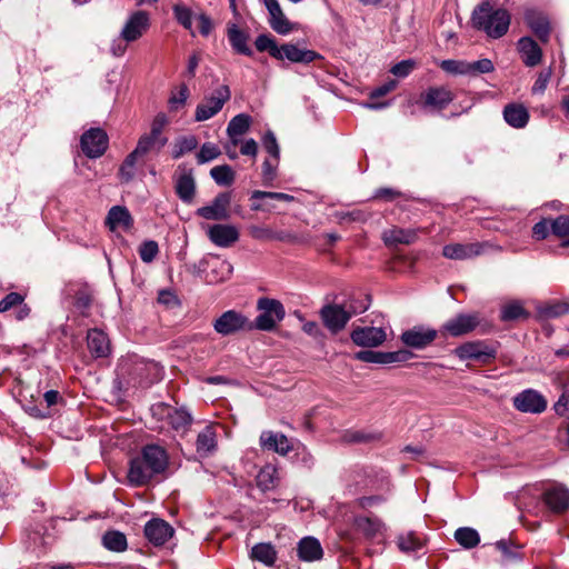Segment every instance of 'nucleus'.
I'll return each mask as SVG.
<instances>
[{"mask_svg": "<svg viewBox=\"0 0 569 569\" xmlns=\"http://www.w3.org/2000/svg\"><path fill=\"white\" fill-rule=\"evenodd\" d=\"M440 67L443 71L451 74L470 76L469 61L466 60H443L441 61Z\"/></svg>", "mask_w": 569, "mask_h": 569, "instance_id": "46", "label": "nucleus"}, {"mask_svg": "<svg viewBox=\"0 0 569 569\" xmlns=\"http://www.w3.org/2000/svg\"><path fill=\"white\" fill-rule=\"evenodd\" d=\"M470 66V76H477L481 73L492 72L495 67L490 59H481L478 61H469Z\"/></svg>", "mask_w": 569, "mask_h": 569, "instance_id": "58", "label": "nucleus"}, {"mask_svg": "<svg viewBox=\"0 0 569 569\" xmlns=\"http://www.w3.org/2000/svg\"><path fill=\"white\" fill-rule=\"evenodd\" d=\"M369 298L366 297L359 303H350L348 310L339 305H326L320 310V316L327 329L337 333L346 327L352 315L365 312L369 308Z\"/></svg>", "mask_w": 569, "mask_h": 569, "instance_id": "4", "label": "nucleus"}, {"mask_svg": "<svg viewBox=\"0 0 569 569\" xmlns=\"http://www.w3.org/2000/svg\"><path fill=\"white\" fill-rule=\"evenodd\" d=\"M416 62L413 60H402L391 68V73L399 78H405L415 69Z\"/></svg>", "mask_w": 569, "mask_h": 569, "instance_id": "61", "label": "nucleus"}, {"mask_svg": "<svg viewBox=\"0 0 569 569\" xmlns=\"http://www.w3.org/2000/svg\"><path fill=\"white\" fill-rule=\"evenodd\" d=\"M230 193L221 192L212 200L210 204L200 207L197 210V214L207 220H227L230 218Z\"/></svg>", "mask_w": 569, "mask_h": 569, "instance_id": "14", "label": "nucleus"}, {"mask_svg": "<svg viewBox=\"0 0 569 569\" xmlns=\"http://www.w3.org/2000/svg\"><path fill=\"white\" fill-rule=\"evenodd\" d=\"M173 14L177 21L183 26L186 29L190 30L192 26V12L189 8L183 4H174Z\"/></svg>", "mask_w": 569, "mask_h": 569, "instance_id": "50", "label": "nucleus"}, {"mask_svg": "<svg viewBox=\"0 0 569 569\" xmlns=\"http://www.w3.org/2000/svg\"><path fill=\"white\" fill-rule=\"evenodd\" d=\"M525 21L540 41L547 42L550 36V22L542 12L528 9L525 12Z\"/></svg>", "mask_w": 569, "mask_h": 569, "instance_id": "22", "label": "nucleus"}, {"mask_svg": "<svg viewBox=\"0 0 569 569\" xmlns=\"http://www.w3.org/2000/svg\"><path fill=\"white\" fill-rule=\"evenodd\" d=\"M176 192L186 203H191L194 198L196 183L191 172H181L176 180Z\"/></svg>", "mask_w": 569, "mask_h": 569, "instance_id": "34", "label": "nucleus"}, {"mask_svg": "<svg viewBox=\"0 0 569 569\" xmlns=\"http://www.w3.org/2000/svg\"><path fill=\"white\" fill-rule=\"evenodd\" d=\"M475 28L483 31L489 38L503 37L510 26L511 17L508 10L495 9L489 2L481 3L472 12Z\"/></svg>", "mask_w": 569, "mask_h": 569, "instance_id": "3", "label": "nucleus"}, {"mask_svg": "<svg viewBox=\"0 0 569 569\" xmlns=\"http://www.w3.org/2000/svg\"><path fill=\"white\" fill-rule=\"evenodd\" d=\"M351 339L360 347H377L386 341L387 335L382 328L363 327L356 328L351 332Z\"/></svg>", "mask_w": 569, "mask_h": 569, "instance_id": "19", "label": "nucleus"}, {"mask_svg": "<svg viewBox=\"0 0 569 569\" xmlns=\"http://www.w3.org/2000/svg\"><path fill=\"white\" fill-rule=\"evenodd\" d=\"M517 48L521 56L522 62L527 67H536L541 62L542 50L532 38H520L517 42Z\"/></svg>", "mask_w": 569, "mask_h": 569, "instance_id": "23", "label": "nucleus"}, {"mask_svg": "<svg viewBox=\"0 0 569 569\" xmlns=\"http://www.w3.org/2000/svg\"><path fill=\"white\" fill-rule=\"evenodd\" d=\"M412 356V352L407 349L388 352L362 350L357 352L355 358L368 363L389 365L395 362H406L410 360Z\"/></svg>", "mask_w": 569, "mask_h": 569, "instance_id": "12", "label": "nucleus"}, {"mask_svg": "<svg viewBox=\"0 0 569 569\" xmlns=\"http://www.w3.org/2000/svg\"><path fill=\"white\" fill-rule=\"evenodd\" d=\"M103 546L111 551L121 552L127 549V538L122 532L108 531L102 537Z\"/></svg>", "mask_w": 569, "mask_h": 569, "instance_id": "42", "label": "nucleus"}, {"mask_svg": "<svg viewBox=\"0 0 569 569\" xmlns=\"http://www.w3.org/2000/svg\"><path fill=\"white\" fill-rule=\"evenodd\" d=\"M263 198L279 200V201H286V202H291L295 199L292 196L282 193V192H269V191L256 190L251 194V199H263Z\"/></svg>", "mask_w": 569, "mask_h": 569, "instance_id": "60", "label": "nucleus"}, {"mask_svg": "<svg viewBox=\"0 0 569 569\" xmlns=\"http://www.w3.org/2000/svg\"><path fill=\"white\" fill-rule=\"evenodd\" d=\"M355 525L360 532L369 538L376 537L383 529V523L378 518L358 517Z\"/></svg>", "mask_w": 569, "mask_h": 569, "instance_id": "38", "label": "nucleus"}, {"mask_svg": "<svg viewBox=\"0 0 569 569\" xmlns=\"http://www.w3.org/2000/svg\"><path fill=\"white\" fill-rule=\"evenodd\" d=\"M437 338L435 329L416 326L401 335V341L410 348L423 349Z\"/></svg>", "mask_w": 569, "mask_h": 569, "instance_id": "17", "label": "nucleus"}, {"mask_svg": "<svg viewBox=\"0 0 569 569\" xmlns=\"http://www.w3.org/2000/svg\"><path fill=\"white\" fill-rule=\"evenodd\" d=\"M251 117L247 113L234 116L227 127V134H246L251 126Z\"/></svg>", "mask_w": 569, "mask_h": 569, "instance_id": "43", "label": "nucleus"}, {"mask_svg": "<svg viewBox=\"0 0 569 569\" xmlns=\"http://www.w3.org/2000/svg\"><path fill=\"white\" fill-rule=\"evenodd\" d=\"M260 445L262 448L282 456L292 449L291 441L283 433L272 431H263L261 433Z\"/></svg>", "mask_w": 569, "mask_h": 569, "instance_id": "26", "label": "nucleus"}, {"mask_svg": "<svg viewBox=\"0 0 569 569\" xmlns=\"http://www.w3.org/2000/svg\"><path fill=\"white\" fill-rule=\"evenodd\" d=\"M541 500L550 512L565 513L569 510V489L561 483H555L545 489Z\"/></svg>", "mask_w": 569, "mask_h": 569, "instance_id": "11", "label": "nucleus"}, {"mask_svg": "<svg viewBox=\"0 0 569 569\" xmlns=\"http://www.w3.org/2000/svg\"><path fill=\"white\" fill-rule=\"evenodd\" d=\"M213 328L218 333L229 336L240 330H252L253 326L240 312L228 310L214 321Z\"/></svg>", "mask_w": 569, "mask_h": 569, "instance_id": "10", "label": "nucleus"}, {"mask_svg": "<svg viewBox=\"0 0 569 569\" xmlns=\"http://www.w3.org/2000/svg\"><path fill=\"white\" fill-rule=\"evenodd\" d=\"M248 230L249 234L257 240H270L276 238L273 231L267 227L250 226Z\"/></svg>", "mask_w": 569, "mask_h": 569, "instance_id": "62", "label": "nucleus"}, {"mask_svg": "<svg viewBox=\"0 0 569 569\" xmlns=\"http://www.w3.org/2000/svg\"><path fill=\"white\" fill-rule=\"evenodd\" d=\"M231 92L228 86L222 84L217 88L210 96L206 97L196 109V121H206L216 116L229 101Z\"/></svg>", "mask_w": 569, "mask_h": 569, "instance_id": "7", "label": "nucleus"}, {"mask_svg": "<svg viewBox=\"0 0 569 569\" xmlns=\"http://www.w3.org/2000/svg\"><path fill=\"white\" fill-rule=\"evenodd\" d=\"M168 120L166 114L159 113L151 123L149 133L142 134L134 149L136 153L141 157L149 152H159L167 143L168 139L162 134L163 128Z\"/></svg>", "mask_w": 569, "mask_h": 569, "instance_id": "6", "label": "nucleus"}, {"mask_svg": "<svg viewBox=\"0 0 569 569\" xmlns=\"http://www.w3.org/2000/svg\"><path fill=\"white\" fill-rule=\"evenodd\" d=\"M151 27L150 13L144 10H136L129 13L119 32V40H113L110 52L114 57H122L129 43L141 39Z\"/></svg>", "mask_w": 569, "mask_h": 569, "instance_id": "2", "label": "nucleus"}, {"mask_svg": "<svg viewBox=\"0 0 569 569\" xmlns=\"http://www.w3.org/2000/svg\"><path fill=\"white\" fill-rule=\"evenodd\" d=\"M262 146L271 158L279 160L280 149L273 132H266V134L262 138Z\"/></svg>", "mask_w": 569, "mask_h": 569, "instance_id": "56", "label": "nucleus"}, {"mask_svg": "<svg viewBox=\"0 0 569 569\" xmlns=\"http://www.w3.org/2000/svg\"><path fill=\"white\" fill-rule=\"evenodd\" d=\"M398 546L405 552L417 551L422 547V540L415 532H407L399 536Z\"/></svg>", "mask_w": 569, "mask_h": 569, "instance_id": "47", "label": "nucleus"}, {"mask_svg": "<svg viewBox=\"0 0 569 569\" xmlns=\"http://www.w3.org/2000/svg\"><path fill=\"white\" fill-rule=\"evenodd\" d=\"M479 325L477 315L460 313L455 318L448 320L443 329L452 337L467 335L475 330Z\"/></svg>", "mask_w": 569, "mask_h": 569, "instance_id": "20", "label": "nucleus"}, {"mask_svg": "<svg viewBox=\"0 0 569 569\" xmlns=\"http://www.w3.org/2000/svg\"><path fill=\"white\" fill-rule=\"evenodd\" d=\"M278 161L274 158L266 159L262 163V179L263 184L271 186L272 181L276 178V169L278 166Z\"/></svg>", "mask_w": 569, "mask_h": 569, "instance_id": "54", "label": "nucleus"}, {"mask_svg": "<svg viewBox=\"0 0 569 569\" xmlns=\"http://www.w3.org/2000/svg\"><path fill=\"white\" fill-rule=\"evenodd\" d=\"M207 234L212 243L221 248H228L239 239V231L232 224H213L208 228Z\"/></svg>", "mask_w": 569, "mask_h": 569, "instance_id": "18", "label": "nucleus"}, {"mask_svg": "<svg viewBox=\"0 0 569 569\" xmlns=\"http://www.w3.org/2000/svg\"><path fill=\"white\" fill-rule=\"evenodd\" d=\"M383 501L385 498L382 496H368L357 499L356 503L359 508L369 509L381 505Z\"/></svg>", "mask_w": 569, "mask_h": 569, "instance_id": "63", "label": "nucleus"}, {"mask_svg": "<svg viewBox=\"0 0 569 569\" xmlns=\"http://www.w3.org/2000/svg\"><path fill=\"white\" fill-rule=\"evenodd\" d=\"M551 76H552V70L551 68H547L545 70H541L538 76H537V79L531 88V91L533 94H542L547 87H548V83L551 79Z\"/></svg>", "mask_w": 569, "mask_h": 569, "instance_id": "51", "label": "nucleus"}, {"mask_svg": "<svg viewBox=\"0 0 569 569\" xmlns=\"http://www.w3.org/2000/svg\"><path fill=\"white\" fill-rule=\"evenodd\" d=\"M382 239L387 246L410 244L417 240V231L412 229L391 228L386 230Z\"/></svg>", "mask_w": 569, "mask_h": 569, "instance_id": "35", "label": "nucleus"}, {"mask_svg": "<svg viewBox=\"0 0 569 569\" xmlns=\"http://www.w3.org/2000/svg\"><path fill=\"white\" fill-rule=\"evenodd\" d=\"M257 308L260 315L252 322L253 329L271 331L286 316L282 303L276 299L260 298Z\"/></svg>", "mask_w": 569, "mask_h": 569, "instance_id": "5", "label": "nucleus"}, {"mask_svg": "<svg viewBox=\"0 0 569 569\" xmlns=\"http://www.w3.org/2000/svg\"><path fill=\"white\" fill-rule=\"evenodd\" d=\"M254 44L257 50L268 51L271 57L280 59L279 47L276 44L271 37L267 34H260L257 37Z\"/></svg>", "mask_w": 569, "mask_h": 569, "instance_id": "48", "label": "nucleus"}, {"mask_svg": "<svg viewBox=\"0 0 569 569\" xmlns=\"http://www.w3.org/2000/svg\"><path fill=\"white\" fill-rule=\"evenodd\" d=\"M156 410L164 417L168 425L178 433L183 435L189 430L192 422V416L186 409L173 408L168 405H159Z\"/></svg>", "mask_w": 569, "mask_h": 569, "instance_id": "13", "label": "nucleus"}, {"mask_svg": "<svg viewBox=\"0 0 569 569\" xmlns=\"http://www.w3.org/2000/svg\"><path fill=\"white\" fill-rule=\"evenodd\" d=\"M23 301V295L19 292H10L3 299L0 300V312H7L11 309H16Z\"/></svg>", "mask_w": 569, "mask_h": 569, "instance_id": "52", "label": "nucleus"}, {"mask_svg": "<svg viewBox=\"0 0 569 569\" xmlns=\"http://www.w3.org/2000/svg\"><path fill=\"white\" fill-rule=\"evenodd\" d=\"M251 557L270 567L276 562L277 552L270 543H257L251 549Z\"/></svg>", "mask_w": 569, "mask_h": 569, "instance_id": "41", "label": "nucleus"}, {"mask_svg": "<svg viewBox=\"0 0 569 569\" xmlns=\"http://www.w3.org/2000/svg\"><path fill=\"white\" fill-rule=\"evenodd\" d=\"M147 539L154 546L164 545L173 535V528L161 519H152L144 526Z\"/></svg>", "mask_w": 569, "mask_h": 569, "instance_id": "21", "label": "nucleus"}, {"mask_svg": "<svg viewBox=\"0 0 569 569\" xmlns=\"http://www.w3.org/2000/svg\"><path fill=\"white\" fill-rule=\"evenodd\" d=\"M80 146L88 158H99L108 148V136L100 128H91L81 136Z\"/></svg>", "mask_w": 569, "mask_h": 569, "instance_id": "9", "label": "nucleus"}, {"mask_svg": "<svg viewBox=\"0 0 569 569\" xmlns=\"http://www.w3.org/2000/svg\"><path fill=\"white\" fill-rule=\"evenodd\" d=\"M196 449L201 457H208L216 451L217 432L214 426L208 425L198 433Z\"/></svg>", "mask_w": 569, "mask_h": 569, "instance_id": "29", "label": "nucleus"}, {"mask_svg": "<svg viewBox=\"0 0 569 569\" xmlns=\"http://www.w3.org/2000/svg\"><path fill=\"white\" fill-rule=\"evenodd\" d=\"M513 406L521 412L541 413L547 408V400L538 391L527 389L513 398Z\"/></svg>", "mask_w": 569, "mask_h": 569, "instance_id": "15", "label": "nucleus"}, {"mask_svg": "<svg viewBox=\"0 0 569 569\" xmlns=\"http://www.w3.org/2000/svg\"><path fill=\"white\" fill-rule=\"evenodd\" d=\"M455 355L460 360H476L482 365H488L496 359L497 349L486 341L477 340L460 345L455 349Z\"/></svg>", "mask_w": 569, "mask_h": 569, "instance_id": "8", "label": "nucleus"}, {"mask_svg": "<svg viewBox=\"0 0 569 569\" xmlns=\"http://www.w3.org/2000/svg\"><path fill=\"white\" fill-rule=\"evenodd\" d=\"M139 256L143 262H151L159 252V246L153 240L142 242L138 249Z\"/></svg>", "mask_w": 569, "mask_h": 569, "instance_id": "49", "label": "nucleus"}, {"mask_svg": "<svg viewBox=\"0 0 569 569\" xmlns=\"http://www.w3.org/2000/svg\"><path fill=\"white\" fill-rule=\"evenodd\" d=\"M551 231L558 237H569V217L560 216L550 222Z\"/></svg>", "mask_w": 569, "mask_h": 569, "instance_id": "57", "label": "nucleus"}, {"mask_svg": "<svg viewBox=\"0 0 569 569\" xmlns=\"http://www.w3.org/2000/svg\"><path fill=\"white\" fill-rule=\"evenodd\" d=\"M488 244L480 242L450 243L443 247L442 254L448 259L466 260L485 253Z\"/></svg>", "mask_w": 569, "mask_h": 569, "instance_id": "16", "label": "nucleus"}, {"mask_svg": "<svg viewBox=\"0 0 569 569\" xmlns=\"http://www.w3.org/2000/svg\"><path fill=\"white\" fill-rule=\"evenodd\" d=\"M227 34H228L229 42L236 52L244 54V56H252L253 52H252L251 48L248 46V41H249L248 33L240 30L237 27V24H230L228 27Z\"/></svg>", "mask_w": 569, "mask_h": 569, "instance_id": "33", "label": "nucleus"}, {"mask_svg": "<svg viewBox=\"0 0 569 569\" xmlns=\"http://www.w3.org/2000/svg\"><path fill=\"white\" fill-rule=\"evenodd\" d=\"M271 28L279 34H288L293 29L292 23L286 18L279 2L267 6Z\"/></svg>", "mask_w": 569, "mask_h": 569, "instance_id": "32", "label": "nucleus"}, {"mask_svg": "<svg viewBox=\"0 0 569 569\" xmlns=\"http://www.w3.org/2000/svg\"><path fill=\"white\" fill-rule=\"evenodd\" d=\"M280 59L287 58L291 62L309 63L316 60L319 54L312 50L300 49L295 44L286 43L279 47Z\"/></svg>", "mask_w": 569, "mask_h": 569, "instance_id": "30", "label": "nucleus"}, {"mask_svg": "<svg viewBox=\"0 0 569 569\" xmlns=\"http://www.w3.org/2000/svg\"><path fill=\"white\" fill-rule=\"evenodd\" d=\"M529 118L528 109L521 103H509L503 109V119L512 128H525Z\"/></svg>", "mask_w": 569, "mask_h": 569, "instance_id": "28", "label": "nucleus"}, {"mask_svg": "<svg viewBox=\"0 0 569 569\" xmlns=\"http://www.w3.org/2000/svg\"><path fill=\"white\" fill-rule=\"evenodd\" d=\"M257 486L262 491H268L273 489L277 486L278 477H277V468L272 465H267L257 475L256 478Z\"/></svg>", "mask_w": 569, "mask_h": 569, "instance_id": "39", "label": "nucleus"}, {"mask_svg": "<svg viewBox=\"0 0 569 569\" xmlns=\"http://www.w3.org/2000/svg\"><path fill=\"white\" fill-rule=\"evenodd\" d=\"M106 226L111 231H129L133 226V219L126 207L114 206L108 212Z\"/></svg>", "mask_w": 569, "mask_h": 569, "instance_id": "24", "label": "nucleus"}, {"mask_svg": "<svg viewBox=\"0 0 569 569\" xmlns=\"http://www.w3.org/2000/svg\"><path fill=\"white\" fill-rule=\"evenodd\" d=\"M158 301L168 308H176L180 305V300L177 296V292L172 288L160 290Z\"/></svg>", "mask_w": 569, "mask_h": 569, "instance_id": "55", "label": "nucleus"}, {"mask_svg": "<svg viewBox=\"0 0 569 569\" xmlns=\"http://www.w3.org/2000/svg\"><path fill=\"white\" fill-rule=\"evenodd\" d=\"M210 176L219 186H230L234 181V171L228 164L213 167Z\"/></svg>", "mask_w": 569, "mask_h": 569, "instance_id": "45", "label": "nucleus"}, {"mask_svg": "<svg viewBox=\"0 0 569 569\" xmlns=\"http://www.w3.org/2000/svg\"><path fill=\"white\" fill-rule=\"evenodd\" d=\"M536 310L540 318L552 319L569 312V305L562 301L540 302L536 306Z\"/></svg>", "mask_w": 569, "mask_h": 569, "instance_id": "37", "label": "nucleus"}, {"mask_svg": "<svg viewBox=\"0 0 569 569\" xmlns=\"http://www.w3.org/2000/svg\"><path fill=\"white\" fill-rule=\"evenodd\" d=\"M422 99L425 107L440 111L453 100V94L447 88L435 87L422 93Z\"/></svg>", "mask_w": 569, "mask_h": 569, "instance_id": "25", "label": "nucleus"}, {"mask_svg": "<svg viewBox=\"0 0 569 569\" xmlns=\"http://www.w3.org/2000/svg\"><path fill=\"white\" fill-rule=\"evenodd\" d=\"M320 542L313 537H305L298 543V557L303 561H316L322 558Z\"/></svg>", "mask_w": 569, "mask_h": 569, "instance_id": "31", "label": "nucleus"}, {"mask_svg": "<svg viewBox=\"0 0 569 569\" xmlns=\"http://www.w3.org/2000/svg\"><path fill=\"white\" fill-rule=\"evenodd\" d=\"M88 349L96 358H104L110 353V341L108 336L99 329H91L87 335Z\"/></svg>", "mask_w": 569, "mask_h": 569, "instance_id": "27", "label": "nucleus"}, {"mask_svg": "<svg viewBox=\"0 0 569 569\" xmlns=\"http://www.w3.org/2000/svg\"><path fill=\"white\" fill-rule=\"evenodd\" d=\"M555 410L559 416L569 417V393H563L555 405Z\"/></svg>", "mask_w": 569, "mask_h": 569, "instance_id": "64", "label": "nucleus"}, {"mask_svg": "<svg viewBox=\"0 0 569 569\" xmlns=\"http://www.w3.org/2000/svg\"><path fill=\"white\" fill-rule=\"evenodd\" d=\"M197 147V140L193 137L183 138L174 147L173 158H180L183 153L193 150Z\"/></svg>", "mask_w": 569, "mask_h": 569, "instance_id": "59", "label": "nucleus"}, {"mask_svg": "<svg viewBox=\"0 0 569 569\" xmlns=\"http://www.w3.org/2000/svg\"><path fill=\"white\" fill-rule=\"evenodd\" d=\"M169 465L167 451L158 445L144 446L140 453L129 461L127 479L132 487H143L163 473Z\"/></svg>", "mask_w": 569, "mask_h": 569, "instance_id": "1", "label": "nucleus"}, {"mask_svg": "<svg viewBox=\"0 0 569 569\" xmlns=\"http://www.w3.org/2000/svg\"><path fill=\"white\" fill-rule=\"evenodd\" d=\"M139 157L141 156L136 153L134 150L127 156L118 173L121 182L128 183L133 179L136 174V163Z\"/></svg>", "mask_w": 569, "mask_h": 569, "instance_id": "44", "label": "nucleus"}, {"mask_svg": "<svg viewBox=\"0 0 569 569\" xmlns=\"http://www.w3.org/2000/svg\"><path fill=\"white\" fill-rule=\"evenodd\" d=\"M456 541L466 549L475 548L480 542L478 531L470 527L458 528L455 532Z\"/></svg>", "mask_w": 569, "mask_h": 569, "instance_id": "40", "label": "nucleus"}, {"mask_svg": "<svg viewBox=\"0 0 569 569\" xmlns=\"http://www.w3.org/2000/svg\"><path fill=\"white\" fill-rule=\"evenodd\" d=\"M220 149L213 143H204L202 144L199 153H198V162L206 163L209 162L220 156Z\"/></svg>", "mask_w": 569, "mask_h": 569, "instance_id": "53", "label": "nucleus"}, {"mask_svg": "<svg viewBox=\"0 0 569 569\" xmlns=\"http://www.w3.org/2000/svg\"><path fill=\"white\" fill-rule=\"evenodd\" d=\"M530 313L525 309L521 301L511 300L502 305L500 319L502 321L526 320Z\"/></svg>", "mask_w": 569, "mask_h": 569, "instance_id": "36", "label": "nucleus"}]
</instances>
